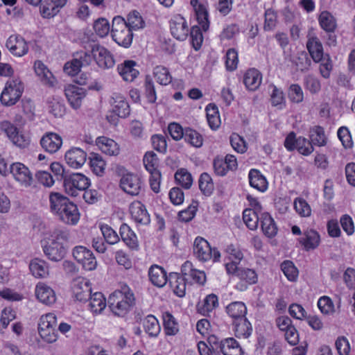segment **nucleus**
Listing matches in <instances>:
<instances>
[{
    "instance_id": "6ab92c4d",
    "label": "nucleus",
    "mask_w": 355,
    "mask_h": 355,
    "mask_svg": "<svg viewBox=\"0 0 355 355\" xmlns=\"http://www.w3.org/2000/svg\"><path fill=\"white\" fill-rule=\"evenodd\" d=\"M6 46L15 57H22L26 55L29 50L26 40L18 34L11 35L6 40Z\"/></svg>"
},
{
    "instance_id": "20e7f679",
    "label": "nucleus",
    "mask_w": 355,
    "mask_h": 355,
    "mask_svg": "<svg viewBox=\"0 0 355 355\" xmlns=\"http://www.w3.org/2000/svg\"><path fill=\"white\" fill-rule=\"evenodd\" d=\"M193 256L200 262L207 263L211 261L218 263L220 261V252L217 248H212L209 243L203 237L197 236L193 245Z\"/></svg>"
},
{
    "instance_id": "473e14b6",
    "label": "nucleus",
    "mask_w": 355,
    "mask_h": 355,
    "mask_svg": "<svg viewBox=\"0 0 355 355\" xmlns=\"http://www.w3.org/2000/svg\"><path fill=\"white\" fill-rule=\"evenodd\" d=\"M35 295L38 300L46 305L53 304L56 301L55 291L43 282H39L36 285Z\"/></svg>"
},
{
    "instance_id": "a18cd8bd",
    "label": "nucleus",
    "mask_w": 355,
    "mask_h": 355,
    "mask_svg": "<svg viewBox=\"0 0 355 355\" xmlns=\"http://www.w3.org/2000/svg\"><path fill=\"white\" fill-rule=\"evenodd\" d=\"M218 306V298L215 294L207 295L201 303L197 306L198 311L203 315H207Z\"/></svg>"
},
{
    "instance_id": "2eb2a0df",
    "label": "nucleus",
    "mask_w": 355,
    "mask_h": 355,
    "mask_svg": "<svg viewBox=\"0 0 355 355\" xmlns=\"http://www.w3.org/2000/svg\"><path fill=\"white\" fill-rule=\"evenodd\" d=\"M14 180L22 187L28 188L33 182V176L28 166L21 162H14L9 167Z\"/></svg>"
},
{
    "instance_id": "5701e85b",
    "label": "nucleus",
    "mask_w": 355,
    "mask_h": 355,
    "mask_svg": "<svg viewBox=\"0 0 355 355\" xmlns=\"http://www.w3.org/2000/svg\"><path fill=\"white\" fill-rule=\"evenodd\" d=\"M71 290L76 300L86 302L92 294V284L87 279L78 278L73 281Z\"/></svg>"
},
{
    "instance_id": "c9c22d12",
    "label": "nucleus",
    "mask_w": 355,
    "mask_h": 355,
    "mask_svg": "<svg viewBox=\"0 0 355 355\" xmlns=\"http://www.w3.org/2000/svg\"><path fill=\"white\" fill-rule=\"evenodd\" d=\"M250 185L260 192L268 189V183L266 177L258 169L252 168L248 174Z\"/></svg>"
},
{
    "instance_id": "c756f323",
    "label": "nucleus",
    "mask_w": 355,
    "mask_h": 355,
    "mask_svg": "<svg viewBox=\"0 0 355 355\" xmlns=\"http://www.w3.org/2000/svg\"><path fill=\"white\" fill-rule=\"evenodd\" d=\"M186 276L182 273L171 272L168 275V284L173 293L178 297H182L186 293Z\"/></svg>"
},
{
    "instance_id": "ea45409f",
    "label": "nucleus",
    "mask_w": 355,
    "mask_h": 355,
    "mask_svg": "<svg viewBox=\"0 0 355 355\" xmlns=\"http://www.w3.org/2000/svg\"><path fill=\"white\" fill-rule=\"evenodd\" d=\"M234 335L238 338H248L252 333V326L250 321L244 317L241 320L233 321Z\"/></svg>"
},
{
    "instance_id": "7ed1b4c3",
    "label": "nucleus",
    "mask_w": 355,
    "mask_h": 355,
    "mask_svg": "<svg viewBox=\"0 0 355 355\" xmlns=\"http://www.w3.org/2000/svg\"><path fill=\"white\" fill-rule=\"evenodd\" d=\"M111 311L117 316H125L135 304L133 291L126 285L112 293L107 300Z\"/></svg>"
},
{
    "instance_id": "5fc2aeb1",
    "label": "nucleus",
    "mask_w": 355,
    "mask_h": 355,
    "mask_svg": "<svg viewBox=\"0 0 355 355\" xmlns=\"http://www.w3.org/2000/svg\"><path fill=\"white\" fill-rule=\"evenodd\" d=\"M287 96L292 103L300 104L304 101V94L302 87L297 83L291 84L287 89Z\"/></svg>"
},
{
    "instance_id": "6e6552de",
    "label": "nucleus",
    "mask_w": 355,
    "mask_h": 355,
    "mask_svg": "<svg viewBox=\"0 0 355 355\" xmlns=\"http://www.w3.org/2000/svg\"><path fill=\"white\" fill-rule=\"evenodd\" d=\"M145 169L149 173V184L150 189L155 193L160 191L162 174L159 170V159L153 151H148L143 158Z\"/></svg>"
},
{
    "instance_id": "864d4df0",
    "label": "nucleus",
    "mask_w": 355,
    "mask_h": 355,
    "mask_svg": "<svg viewBox=\"0 0 355 355\" xmlns=\"http://www.w3.org/2000/svg\"><path fill=\"white\" fill-rule=\"evenodd\" d=\"M153 76L159 85H168L172 82L173 78L168 69L162 65L154 67Z\"/></svg>"
},
{
    "instance_id": "6e6d98bb",
    "label": "nucleus",
    "mask_w": 355,
    "mask_h": 355,
    "mask_svg": "<svg viewBox=\"0 0 355 355\" xmlns=\"http://www.w3.org/2000/svg\"><path fill=\"white\" fill-rule=\"evenodd\" d=\"M280 268L288 281L295 282L297 280L299 276V270L292 261H284L281 263Z\"/></svg>"
},
{
    "instance_id": "37998d69",
    "label": "nucleus",
    "mask_w": 355,
    "mask_h": 355,
    "mask_svg": "<svg viewBox=\"0 0 355 355\" xmlns=\"http://www.w3.org/2000/svg\"><path fill=\"white\" fill-rule=\"evenodd\" d=\"M206 117L209 128L213 130H217L220 124V116L218 107L214 103H209L205 107Z\"/></svg>"
},
{
    "instance_id": "dca6fc26",
    "label": "nucleus",
    "mask_w": 355,
    "mask_h": 355,
    "mask_svg": "<svg viewBox=\"0 0 355 355\" xmlns=\"http://www.w3.org/2000/svg\"><path fill=\"white\" fill-rule=\"evenodd\" d=\"M75 260L85 270L92 271L96 268L97 261L93 252L86 247L79 245L73 250Z\"/></svg>"
},
{
    "instance_id": "49530a36",
    "label": "nucleus",
    "mask_w": 355,
    "mask_h": 355,
    "mask_svg": "<svg viewBox=\"0 0 355 355\" xmlns=\"http://www.w3.org/2000/svg\"><path fill=\"white\" fill-rule=\"evenodd\" d=\"M89 299V309L94 315L101 313L106 307L107 302L104 295L101 292L91 294Z\"/></svg>"
},
{
    "instance_id": "cd10ccee",
    "label": "nucleus",
    "mask_w": 355,
    "mask_h": 355,
    "mask_svg": "<svg viewBox=\"0 0 355 355\" xmlns=\"http://www.w3.org/2000/svg\"><path fill=\"white\" fill-rule=\"evenodd\" d=\"M64 158L67 164L73 168H79L87 160V153L80 148H71L65 153Z\"/></svg>"
},
{
    "instance_id": "a19ab883",
    "label": "nucleus",
    "mask_w": 355,
    "mask_h": 355,
    "mask_svg": "<svg viewBox=\"0 0 355 355\" xmlns=\"http://www.w3.org/2000/svg\"><path fill=\"white\" fill-rule=\"evenodd\" d=\"M164 334L166 336H175L179 332V324L173 314L164 311L162 315Z\"/></svg>"
},
{
    "instance_id": "774afa93",
    "label": "nucleus",
    "mask_w": 355,
    "mask_h": 355,
    "mask_svg": "<svg viewBox=\"0 0 355 355\" xmlns=\"http://www.w3.org/2000/svg\"><path fill=\"white\" fill-rule=\"evenodd\" d=\"M293 206L295 211L301 217H309L311 215V208L306 200L301 197L294 200Z\"/></svg>"
},
{
    "instance_id": "9b49d317",
    "label": "nucleus",
    "mask_w": 355,
    "mask_h": 355,
    "mask_svg": "<svg viewBox=\"0 0 355 355\" xmlns=\"http://www.w3.org/2000/svg\"><path fill=\"white\" fill-rule=\"evenodd\" d=\"M63 185L65 192L68 195L76 197L80 191L88 189L90 180L82 173H72L64 178Z\"/></svg>"
},
{
    "instance_id": "09e8293b",
    "label": "nucleus",
    "mask_w": 355,
    "mask_h": 355,
    "mask_svg": "<svg viewBox=\"0 0 355 355\" xmlns=\"http://www.w3.org/2000/svg\"><path fill=\"white\" fill-rule=\"evenodd\" d=\"M144 331L150 337H157L161 331L157 318L153 315H148L143 321Z\"/></svg>"
},
{
    "instance_id": "4c0bfd02",
    "label": "nucleus",
    "mask_w": 355,
    "mask_h": 355,
    "mask_svg": "<svg viewBox=\"0 0 355 355\" xmlns=\"http://www.w3.org/2000/svg\"><path fill=\"white\" fill-rule=\"evenodd\" d=\"M306 48L315 62H319L325 56L322 44L317 37H311L308 39Z\"/></svg>"
},
{
    "instance_id": "3c124183",
    "label": "nucleus",
    "mask_w": 355,
    "mask_h": 355,
    "mask_svg": "<svg viewBox=\"0 0 355 355\" xmlns=\"http://www.w3.org/2000/svg\"><path fill=\"white\" fill-rule=\"evenodd\" d=\"M184 141L195 148H200L203 144L202 135L193 128L187 127L184 128Z\"/></svg>"
},
{
    "instance_id": "c03bdc74",
    "label": "nucleus",
    "mask_w": 355,
    "mask_h": 355,
    "mask_svg": "<svg viewBox=\"0 0 355 355\" xmlns=\"http://www.w3.org/2000/svg\"><path fill=\"white\" fill-rule=\"evenodd\" d=\"M29 269L32 275L36 278H44L49 275V265L44 261L39 258L31 260Z\"/></svg>"
},
{
    "instance_id": "603ef678",
    "label": "nucleus",
    "mask_w": 355,
    "mask_h": 355,
    "mask_svg": "<svg viewBox=\"0 0 355 355\" xmlns=\"http://www.w3.org/2000/svg\"><path fill=\"white\" fill-rule=\"evenodd\" d=\"M271 87L272 89L270 98L271 105L278 110L284 109L286 105V101L284 92L275 85H272Z\"/></svg>"
},
{
    "instance_id": "4468645a",
    "label": "nucleus",
    "mask_w": 355,
    "mask_h": 355,
    "mask_svg": "<svg viewBox=\"0 0 355 355\" xmlns=\"http://www.w3.org/2000/svg\"><path fill=\"white\" fill-rule=\"evenodd\" d=\"M238 168V162L236 157L232 154H227L223 158L216 156L213 160L214 173L216 176L223 177L230 171H235Z\"/></svg>"
},
{
    "instance_id": "e433bc0d",
    "label": "nucleus",
    "mask_w": 355,
    "mask_h": 355,
    "mask_svg": "<svg viewBox=\"0 0 355 355\" xmlns=\"http://www.w3.org/2000/svg\"><path fill=\"white\" fill-rule=\"evenodd\" d=\"M225 312L233 321L241 320L247 314V306L243 302H232L225 306Z\"/></svg>"
},
{
    "instance_id": "a878e982",
    "label": "nucleus",
    "mask_w": 355,
    "mask_h": 355,
    "mask_svg": "<svg viewBox=\"0 0 355 355\" xmlns=\"http://www.w3.org/2000/svg\"><path fill=\"white\" fill-rule=\"evenodd\" d=\"M40 144L46 152L53 154L58 151L61 148L62 139L57 133L46 132L42 136Z\"/></svg>"
},
{
    "instance_id": "58836bf2",
    "label": "nucleus",
    "mask_w": 355,
    "mask_h": 355,
    "mask_svg": "<svg viewBox=\"0 0 355 355\" xmlns=\"http://www.w3.org/2000/svg\"><path fill=\"white\" fill-rule=\"evenodd\" d=\"M260 220L263 234L268 238L275 237L277 234L278 228L270 214L268 212L263 213Z\"/></svg>"
},
{
    "instance_id": "c85d7f7f",
    "label": "nucleus",
    "mask_w": 355,
    "mask_h": 355,
    "mask_svg": "<svg viewBox=\"0 0 355 355\" xmlns=\"http://www.w3.org/2000/svg\"><path fill=\"white\" fill-rule=\"evenodd\" d=\"M262 82V73L255 68L248 69L243 74V83L247 90L255 92Z\"/></svg>"
},
{
    "instance_id": "052dcab7",
    "label": "nucleus",
    "mask_w": 355,
    "mask_h": 355,
    "mask_svg": "<svg viewBox=\"0 0 355 355\" xmlns=\"http://www.w3.org/2000/svg\"><path fill=\"white\" fill-rule=\"evenodd\" d=\"M239 53L234 48L227 49L225 55V65L227 71H234L238 67Z\"/></svg>"
},
{
    "instance_id": "a211bd4d",
    "label": "nucleus",
    "mask_w": 355,
    "mask_h": 355,
    "mask_svg": "<svg viewBox=\"0 0 355 355\" xmlns=\"http://www.w3.org/2000/svg\"><path fill=\"white\" fill-rule=\"evenodd\" d=\"M92 52L94 53V61L101 69H111L115 65L113 54L105 47L100 44L92 45Z\"/></svg>"
},
{
    "instance_id": "0e129e2a",
    "label": "nucleus",
    "mask_w": 355,
    "mask_h": 355,
    "mask_svg": "<svg viewBox=\"0 0 355 355\" xmlns=\"http://www.w3.org/2000/svg\"><path fill=\"white\" fill-rule=\"evenodd\" d=\"M224 254L225 259L228 260L241 261L243 259V253L239 245L236 244L230 243L227 245L224 250Z\"/></svg>"
},
{
    "instance_id": "338daca9",
    "label": "nucleus",
    "mask_w": 355,
    "mask_h": 355,
    "mask_svg": "<svg viewBox=\"0 0 355 355\" xmlns=\"http://www.w3.org/2000/svg\"><path fill=\"white\" fill-rule=\"evenodd\" d=\"M201 29V26H193L189 29L191 44L196 51L200 50L202 44L203 35Z\"/></svg>"
},
{
    "instance_id": "412c9836",
    "label": "nucleus",
    "mask_w": 355,
    "mask_h": 355,
    "mask_svg": "<svg viewBox=\"0 0 355 355\" xmlns=\"http://www.w3.org/2000/svg\"><path fill=\"white\" fill-rule=\"evenodd\" d=\"M297 241L303 250L309 252L319 247L321 238L318 231L307 228L303 231L302 236L298 238Z\"/></svg>"
},
{
    "instance_id": "1a4fd4ad",
    "label": "nucleus",
    "mask_w": 355,
    "mask_h": 355,
    "mask_svg": "<svg viewBox=\"0 0 355 355\" xmlns=\"http://www.w3.org/2000/svg\"><path fill=\"white\" fill-rule=\"evenodd\" d=\"M144 180L138 173H124L119 181L120 189L127 195L138 196L144 189Z\"/></svg>"
},
{
    "instance_id": "423d86ee",
    "label": "nucleus",
    "mask_w": 355,
    "mask_h": 355,
    "mask_svg": "<svg viewBox=\"0 0 355 355\" xmlns=\"http://www.w3.org/2000/svg\"><path fill=\"white\" fill-rule=\"evenodd\" d=\"M207 342L214 350L223 355H244V351L234 338L220 339L214 334L207 336Z\"/></svg>"
},
{
    "instance_id": "f3484780",
    "label": "nucleus",
    "mask_w": 355,
    "mask_h": 355,
    "mask_svg": "<svg viewBox=\"0 0 355 355\" xmlns=\"http://www.w3.org/2000/svg\"><path fill=\"white\" fill-rule=\"evenodd\" d=\"M171 35L179 41H184L189 34V27L184 17L181 15H175L169 21Z\"/></svg>"
},
{
    "instance_id": "0eeeda50",
    "label": "nucleus",
    "mask_w": 355,
    "mask_h": 355,
    "mask_svg": "<svg viewBox=\"0 0 355 355\" xmlns=\"http://www.w3.org/2000/svg\"><path fill=\"white\" fill-rule=\"evenodd\" d=\"M57 317L53 313L42 315L38 323V333L42 340L49 344L54 343L58 338L56 329Z\"/></svg>"
},
{
    "instance_id": "f257e3e1",
    "label": "nucleus",
    "mask_w": 355,
    "mask_h": 355,
    "mask_svg": "<svg viewBox=\"0 0 355 355\" xmlns=\"http://www.w3.org/2000/svg\"><path fill=\"white\" fill-rule=\"evenodd\" d=\"M49 207L51 211L66 225H76L80 220V213L77 205L60 193H50Z\"/></svg>"
},
{
    "instance_id": "bf43d9fd",
    "label": "nucleus",
    "mask_w": 355,
    "mask_h": 355,
    "mask_svg": "<svg viewBox=\"0 0 355 355\" xmlns=\"http://www.w3.org/2000/svg\"><path fill=\"white\" fill-rule=\"evenodd\" d=\"M200 191L205 196H210L214 189V184L211 175L207 173H202L198 180Z\"/></svg>"
},
{
    "instance_id": "f8f14e48",
    "label": "nucleus",
    "mask_w": 355,
    "mask_h": 355,
    "mask_svg": "<svg viewBox=\"0 0 355 355\" xmlns=\"http://www.w3.org/2000/svg\"><path fill=\"white\" fill-rule=\"evenodd\" d=\"M1 129L6 133L14 145L20 148H28L31 144V138L28 135L19 132L17 128L8 121L1 123Z\"/></svg>"
},
{
    "instance_id": "4d7b16f0",
    "label": "nucleus",
    "mask_w": 355,
    "mask_h": 355,
    "mask_svg": "<svg viewBox=\"0 0 355 355\" xmlns=\"http://www.w3.org/2000/svg\"><path fill=\"white\" fill-rule=\"evenodd\" d=\"M99 229L103 234V238L109 245H114L120 241V237L116 232L109 225L101 223Z\"/></svg>"
},
{
    "instance_id": "72a5a7b5",
    "label": "nucleus",
    "mask_w": 355,
    "mask_h": 355,
    "mask_svg": "<svg viewBox=\"0 0 355 355\" xmlns=\"http://www.w3.org/2000/svg\"><path fill=\"white\" fill-rule=\"evenodd\" d=\"M148 277L150 282L158 288L164 286L168 281L166 271L164 268L156 264L150 267Z\"/></svg>"
},
{
    "instance_id": "bb28decb",
    "label": "nucleus",
    "mask_w": 355,
    "mask_h": 355,
    "mask_svg": "<svg viewBox=\"0 0 355 355\" xmlns=\"http://www.w3.org/2000/svg\"><path fill=\"white\" fill-rule=\"evenodd\" d=\"M182 273L188 277L193 283L204 286L207 281L206 274L203 270L193 268L192 262L185 261L181 267Z\"/></svg>"
},
{
    "instance_id": "f03ea898",
    "label": "nucleus",
    "mask_w": 355,
    "mask_h": 355,
    "mask_svg": "<svg viewBox=\"0 0 355 355\" xmlns=\"http://www.w3.org/2000/svg\"><path fill=\"white\" fill-rule=\"evenodd\" d=\"M69 236V231L62 227H56L49 232V241L42 246L45 256L51 261L58 262L62 260L67 249L64 246Z\"/></svg>"
},
{
    "instance_id": "f704fd0d",
    "label": "nucleus",
    "mask_w": 355,
    "mask_h": 355,
    "mask_svg": "<svg viewBox=\"0 0 355 355\" xmlns=\"http://www.w3.org/2000/svg\"><path fill=\"white\" fill-rule=\"evenodd\" d=\"M96 146L102 153L110 155L116 156L120 153L119 144L112 139L106 137H98L96 141Z\"/></svg>"
},
{
    "instance_id": "79ce46f5",
    "label": "nucleus",
    "mask_w": 355,
    "mask_h": 355,
    "mask_svg": "<svg viewBox=\"0 0 355 355\" xmlns=\"http://www.w3.org/2000/svg\"><path fill=\"white\" fill-rule=\"evenodd\" d=\"M113 112L120 118H126L130 115V105L124 96L115 94L113 97Z\"/></svg>"
},
{
    "instance_id": "393cba45",
    "label": "nucleus",
    "mask_w": 355,
    "mask_h": 355,
    "mask_svg": "<svg viewBox=\"0 0 355 355\" xmlns=\"http://www.w3.org/2000/svg\"><path fill=\"white\" fill-rule=\"evenodd\" d=\"M119 237L131 250H138L139 248L137 234L127 223H122L119 227Z\"/></svg>"
},
{
    "instance_id": "680f3d73",
    "label": "nucleus",
    "mask_w": 355,
    "mask_h": 355,
    "mask_svg": "<svg viewBox=\"0 0 355 355\" xmlns=\"http://www.w3.org/2000/svg\"><path fill=\"white\" fill-rule=\"evenodd\" d=\"M311 143L318 146H323L327 143L324 128L320 125H315L310 130Z\"/></svg>"
},
{
    "instance_id": "de8ad7c7",
    "label": "nucleus",
    "mask_w": 355,
    "mask_h": 355,
    "mask_svg": "<svg viewBox=\"0 0 355 355\" xmlns=\"http://www.w3.org/2000/svg\"><path fill=\"white\" fill-rule=\"evenodd\" d=\"M318 22L325 32H335L336 30V19L329 11L321 12L318 17Z\"/></svg>"
},
{
    "instance_id": "e2e57ef3",
    "label": "nucleus",
    "mask_w": 355,
    "mask_h": 355,
    "mask_svg": "<svg viewBox=\"0 0 355 355\" xmlns=\"http://www.w3.org/2000/svg\"><path fill=\"white\" fill-rule=\"evenodd\" d=\"M243 220L250 230H255L257 228L259 218L253 209H245L243 212Z\"/></svg>"
},
{
    "instance_id": "13d9d810",
    "label": "nucleus",
    "mask_w": 355,
    "mask_h": 355,
    "mask_svg": "<svg viewBox=\"0 0 355 355\" xmlns=\"http://www.w3.org/2000/svg\"><path fill=\"white\" fill-rule=\"evenodd\" d=\"M55 6L56 4L53 1L51 0H44L42 3H41L40 7L41 16L46 19H50L55 16L62 9L61 8H58Z\"/></svg>"
},
{
    "instance_id": "ddd939ff",
    "label": "nucleus",
    "mask_w": 355,
    "mask_h": 355,
    "mask_svg": "<svg viewBox=\"0 0 355 355\" xmlns=\"http://www.w3.org/2000/svg\"><path fill=\"white\" fill-rule=\"evenodd\" d=\"M130 219L137 227L148 226L150 223V215L146 205L140 200L132 201L128 207Z\"/></svg>"
},
{
    "instance_id": "7c9ffc66",
    "label": "nucleus",
    "mask_w": 355,
    "mask_h": 355,
    "mask_svg": "<svg viewBox=\"0 0 355 355\" xmlns=\"http://www.w3.org/2000/svg\"><path fill=\"white\" fill-rule=\"evenodd\" d=\"M33 68L36 75L44 85L51 87L55 85L57 82L55 77L41 60H36Z\"/></svg>"
},
{
    "instance_id": "39448f33",
    "label": "nucleus",
    "mask_w": 355,
    "mask_h": 355,
    "mask_svg": "<svg viewBox=\"0 0 355 355\" xmlns=\"http://www.w3.org/2000/svg\"><path fill=\"white\" fill-rule=\"evenodd\" d=\"M111 35L118 45L124 48L130 47L132 43V31L126 24L125 19L121 16L113 18Z\"/></svg>"
},
{
    "instance_id": "aec40b11",
    "label": "nucleus",
    "mask_w": 355,
    "mask_h": 355,
    "mask_svg": "<svg viewBox=\"0 0 355 355\" xmlns=\"http://www.w3.org/2000/svg\"><path fill=\"white\" fill-rule=\"evenodd\" d=\"M117 72L125 82L132 83L139 76V64L133 60H125L119 64Z\"/></svg>"
},
{
    "instance_id": "69168bd1",
    "label": "nucleus",
    "mask_w": 355,
    "mask_h": 355,
    "mask_svg": "<svg viewBox=\"0 0 355 355\" xmlns=\"http://www.w3.org/2000/svg\"><path fill=\"white\" fill-rule=\"evenodd\" d=\"M125 21L126 24L128 25L129 28H131L132 31L142 28L145 24L142 17L137 10L130 12L127 17V20Z\"/></svg>"
},
{
    "instance_id": "b1692460",
    "label": "nucleus",
    "mask_w": 355,
    "mask_h": 355,
    "mask_svg": "<svg viewBox=\"0 0 355 355\" xmlns=\"http://www.w3.org/2000/svg\"><path fill=\"white\" fill-rule=\"evenodd\" d=\"M64 94L71 107L77 110L86 96V90L75 85H68L64 88Z\"/></svg>"
},
{
    "instance_id": "4be33fe9",
    "label": "nucleus",
    "mask_w": 355,
    "mask_h": 355,
    "mask_svg": "<svg viewBox=\"0 0 355 355\" xmlns=\"http://www.w3.org/2000/svg\"><path fill=\"white\" fill-rule=\"evenodd\" d=\"M237 277L239 281L234 287L239 291H245L249 286L255 284L258 282L257 272L248 268H240V270H238Z\"/></svg>"
},
{
    "instance_id": "2f4dec72",
    "label": "nucleus",
    "mask_w": 355,
    "mask_h": 355,
    "mask_svg": "<svg viewBox=\"0 0 355 355\" xmlns=\"http://www.w3.org/2000/svg\"><path fill=\"white\" fill-rule=\"evenodd\" d=\"M190 4L195 11L198 24L204 31H207L209 28V20L206 6L200 3L198 0H190Z\"/></svg>"
},
{
    "instance_id": "9d476101",
    "label": "nucleus",
    "mask_w": 355,
    "mask_h": 355,
    "mask_svg": "<svg viewBox=\"0 0 355 355\" xmlns=\"http://www.w3.org/2000/svg\"><path fill=\"white\" fill-rule=\"evenodd\" d=\"M24 92L21 81L12 80L6 82L0 95V102L3 105L12 106L20 99Z\"/></svg>"
},
{
    "instance_id": "8fccbe9b",
    "label": "nucleus",
    "mask_w": 355,
    "mask_h": 355,
    "mask_svg": "<svg viewBox=\"0 0 355 355\" xmlns=\"http://www.w3.org/2000/svg\"><path fill=\"white\" fill-rule=\"evenodd\" d=\"M89 164L93 173L97 176H103L105 172L106 162L98 153H92L89 157Z\"/></svg>"
}]
</instances>
